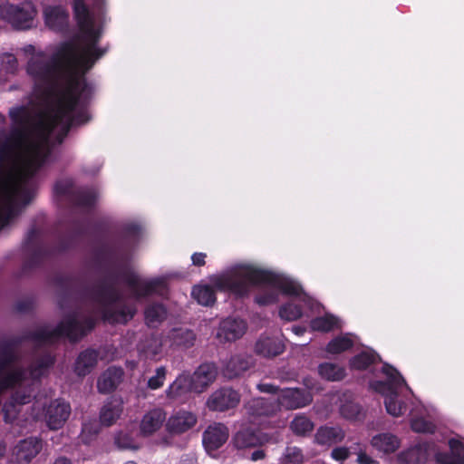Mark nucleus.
<instances>
[{
    "label": "nucleus",
    "instance_id": "obj_1",
    "mask_svg": "<svg viewBox=\"0 0 464 464\" xmlns=\"http://www.w3.org/2000/svg\"><path fill=\"white\" fill-rule=\"evenodd\" d=\"M120 267L119 272H109L94 288L85 289L102 306V320L111 324H125L133 319L137 312L134 305L127 304H122L118 308L112 307L122 299V295L117 287L119 281L121 280L127 285L130 289L131 295L137 300L152 295H161L167 289V283L162 277L145 280L134 271L121 267V266Z\"/></svg>",
    "mask_w": 464,
    "mask_h": 464
},
{
    "label": "nucleus",
    "instance_id": "obj_2",
    "mask_svg": "<svg viewBox=\"0 0 464 464\" xmlns=\"http://www.w3.org/2000/svg\"><path fill=\"white\" fill-rule=\"evenodd\" d=\"M208 285H194L192 297L203 306H212L217 301L216 291L229 292L237 297L247 296L251 285L266 284L280 288L286 295H298L300 287L294 282L276 272L254 266H243L232 269L229 273L216 276Z\"/></svg>",
    "mask_w": 464,
    "mask_h": 464
},
{
    "label": "nucleus",
    "instance_id": "obj_3",
    "mask_svg": "<svg viewBox=\"0 0 464 464\" xmlns=\"http://www.w3.org/2000/svg\"><path fill=\"white\" fill-rule=\"evenodd\" d=\"M104 53V49L88 51V48H84L81 53L78 46L71 41L64 42L59 46V56L63 60L64 87L67 88L66 92L69 95V110L75 106L82 94L86 96L90 91L94 92L85 73Z\"/></svg>",
    "mask_w": 464,
    "mask_h": 464
},
{
    "label": "nucleus",
    "instance_id": "obj_4",
    "mask_svg": "<svg viewBox=\"0 0 464 464\" xmlns=\"http://www.w3.org/2000/svg\"><path fill=\"white\" fill-rule=\"evenodd\" d=\"M9 118L14 125L6 137L21 151L23 164H27L33 158H43V162H47L52 154L49 143L51 134L44 136V129L40 127V120L34 126L36 139L31 138L29 126L33 122L31 110L25 106H16L9 110Z\"/></svg>",
    "mask_w": 464,
    "mask_h": 464
},
{
    "label": "nucleus",
    "instance_id": "obj_5",
    "mask_svg": "<svg viewBox=\"0 0 464 464\" xmlns=\"http://www.w3.org/2000/svg\"><path fill=\"white\" fill-rule=\"evenodd\" d=\"M95 320L88 316L82 321L78 320L76 314L67 315L60 321L53 330L46 326L34 331H26L21 335L12 336L0 342L16 352L24 342H33L38 346L53 345L62 338H66L70 343H75L86 336L95 327Z\"/></svg>",
    "mask_w": 464,
    "mask_h": 464
},
{
    "label": "nucleus",
    "instance_id": "obj_6",
    "mask_svg": "<svg viewBox=\"0 0 464 464\" xmlns=\"http://www.w3.org/2000/svg\"><path fill=\"white\" fill-rule=\"evenodd\" d=\"M83 234L82 226L79 222H75L70 234L60 236L56 244L49 246L44 242L41 230L36 227H31L23 242L24 256L19 276L30 275L40 268L45 261L67 252L74 246L78 237Z\"/></svg>",
    "mask_w": 464,
    "mask_h": 464
},
{
    "label": "nucleus",
    "instance_id": "obj_7",
    "mask_svg": "<svg viewBox=\"0 0 464 464\" xmlns=\"http://www.w3.org/2000/svg\"><path fill=\"white\" fill-rule=\"evenodd\" d=\"M66 92L67 88H63L55 97L54 104L40 118V127L44 129L45 137L46 134H52L56 127L62 125L61 132L57 137L59 143L63 141L72 127L86 124L92 119L87 107L91 102L93 91L87 92L86 96L82 94L72 110L68 109L69 95Z\"/></svg>",
    "mask_w": 464,
    "mask_h": 464
},
{
    "label": "nucleus",
    "instance_id": "obj_8",
    "mask_svg": "<svg viewBox=\"0 0 464 464\" xmlns=\"http://www.w3.org/2000/svg\"><path fill=\"white\" fill-rule=\"evenodd\" d=\"M26 71L34 78L36 87H44L43 93L46 98H55L63 90L59 81L64 78L63 60L59 56V48L50 61L40 56L32 57Z\"/></svg>",
    "mask_w": 464,
    "mask_h": 464
},
{
    "label": "nucleus",
    "instance_id": "obj_9",
    "mask_svg": "<svg viewBox=\"0 0 464 464\" xmlns=\"http://www.w3.org/2000/svg\"><path fill=\"white\" fill-rule=\"evenodd\" d=\"M120 239L111 245L102 244L94 251L97 261L115 264L127 262L134 246L139 242L141 227L137 223H127L119 230Z\"/></svg>",
    "mask_w": 464,
    "mask_h": 464
},
{
    "label": "nucleus",
    "instance_id": "obj_10",
    "mask_svg": "<svg viewBox=\"0 0 464 464\" xmlns=\"http://www.w3.org/2000/svg\"><path fill=\"white\" fill-rule=\"evenodd\" d=\"M382 372L386 380L371 381L370 389L384 396V405L390 415L399 417L406 411L405 403L398 400L399 390L406 385V382L398 370L387 362L383 363Z\"/></svg>",
    "mask_w": 464,
    "mask_h": 464
},
{
    "label": "nucleus",
    "instance_id": "obj_11",
    "mask_svg": "<svg viewBox=\"0 0 464 464\" xmlns=\"http://www.w3.org/2000/svg\"><path fill=\"white\" fill-rule=\"evenodd\" d=\"M37 11L30 1L18 5L5 3L0 5V18L15 30H28L34 26Z\"/></svg>",
    "mask_w": 464,
    "mask_h": 464
},
{
    "label": "nucleus",
    "instance_id": "obj_12",
    "mask_svg": "<svg viewBox=\"0 0 464 464\" xmlns=\"http://www.w3.org/2000/svg\"><path fill=\"white\" fill-rule=\"evenodd\" d=\"M271 435L257 429L244 428L239 430L232 439L237 450H248L262 447L271 441Z\"/></svg>",
    "mask_w": 464,
    "mask_h": 464
},
{
    "label": "nucleus",
    "instance_id": "obj_13",
    "mask_svg": "<svg viewBox=\"0 0 464 464\" xmlns=\"http://www.w3.org/2000/svg\"><path fill=\"white\" fill-rule=\"evenodd\" d=\"M278 408L296 410L309 405L313 401L311 392L301 388H285L277 397Z\"/></svg>",
    "mask_w": 464,
    "mask_h": 464
},
{
    "label": "nucleus",
    "instance_id": "obj_14",
    "mask_svg": "<svg viewBox=\"0 0 464 464\" xmlns=\"http://www.w3.org/2000/svg\"><path fill=\"white\" fill-rule=\"evenodd\" d=\"M71 405L63 399L52 401L45 409L44 418L50 430H59L67 421L71 415Z\"/></svg>",
    "mask_w": 464,
    "mask_h": 464
},
{
    "label": "nucleus",
    "instance_id": "obj_15",
    "mask_svg": "<svg viewBox=\"0 0 464 464\" xmlns=\"http://www.w3.org/2000/svg\"><path fill=\"white\" fill-rule=\"evenodd\" d=\"M240 401L239 393L231 388H221L214 392L207 401L210 411H225L237 406Z\"/></svg>",
    "mask_w": 464,
    "mask_h": 464
},
{
    "label": "nucleus",
    "instance_id": "obj_16",
    "mask_svg": "<svg viewBox=\"0 0 464 464\" xmlns=\"http://www.w3.org/2000/svg\"><path fill=\"white\" fill-rule=\"evenodd\" d=\"M43 448L42 440L30 437L21 440L14 448L13 457L18 464H28L34 459Z\"/></svg>",
    "mask_w": 464,
    "mask_h": 464
},
{
    "label": "nucleus",
    "instance_id": "obj_17",
    "mask_svg": "<svg viewBox=\"0 0 464 464\" xmlns=\"http://www.w3.org/2000/svg\"><path fill=\"white\" fill-rule=\"evenodd\" d=\"M228 439V429L221 423L210 425L203 433V444L208 451L217 450Z\"/></svg>",
    "mask_w": 464,
    "mask_h": 464
},
{
    "label": "nucleus",
    "instance_id": "obj_18",
    "mask_svg": "<svg viewBox=\"0 0 464 464\" xmlns=\"http://www.w3.org/2000/svg\"><path fill=\"white\" fill-rule=\"evenodd\" d=\"M217 367L212 362L200 364L194 372L190 378L194 383V392H202L209 384H211L217 377Z\"/></svg>",
    "mask_w": 464,
    "mask_h": 464
},
{
    "label": "nucleus",
    "instance_id": "obj_19",
    "mask_svg": "<svg viewBox=\"0 0 464 464\" xmlns=\"http://www.w3.org/2000/svg\"><path fill=\"white\" fill-rule=\"evenodd\" d=\"M246 413L253 417H269L278 411V402L276 399L254 398L246 404Z\"/></svg>",
    "mask_w": 464,
    "mask_h": 464
},
{
    "label": "nucleus",
    "instance_id": "obj_20",
    "mask_svg": "<svg viewBox=\"0 0 464 464\" xmlns=\"http://www.w3.org/2000/svg\"><path fill=\"white\" fill-rule=\"evenodd\" d=\"M99 351L93 348H87L82 351L74 362L73 371L79 377L90 374L96 367L99 360Z\"/></svg>",
    "mask_w": 464,
    "mask_h": 464
},
{
    "label": "nucleus",
    "instance_id": "obj_21",
    "mask_svg": "<svg viewBox=\"0 0 464 464\" xmlns=\"http://www.w3.org/2000/svg\"><path fill=\"white\" fill-rule=\"evenodd\" d=\"M123 371L120 367L111 366L98 378L97 389L102 394H109L114 392L121 382Z\"/></svg>",
    "mask_w": 464,
    "mask_h": 464
},
{
    "label": "nucleus",
    "instance_id": "obj_22",
    "mask_svg": "<svg viewBox=\"0 0 464 464\" xmlns=\"http://www.w3.org/2000/svg\"><path fill=\"white\" fill-rule=\"evenodd\" d=\"M194 392V383L189 373L183 372L166 390L168 399L182 401L189 392Z\"/></svg>",
    "mask_w": 464,
    "mask_h": 464
},
{
    "label": "nucleus",
    "instance_id": "obj_23",
    "mask_svg": "<svg viewBox=\"0 0 464 464\" xmlns=\"http://www.w3.org/2000/svg\"><path fill=\"white\" fill-rule=\"evenodd\" d=\"M44 15L45 24L53 31L63 32L68 26L69 14L61 5L45 7Z\"/></svg>",
    "mask_w": 464,
    "mask_h": 464
},
{
    "label": "nucleus",
    "instance_id": "obj_24",
    "mask_svg": "<svg viewBox=\"0 0 464 464\" xmlns=\"http://www.w3.org/2000/svg\"><path fill=\"white\" fill-rule=\"evenodd\" d=\"M345 438V431L339 426H320L314 434V443L319 446L331 447L342 442Z\"/></svg>",
    "mask_w": 464,
    "mask_h": 464
},
{
    "label": "nucleus",
    "instance_id": "obj_25",
    "mask_svg": "<svg viewBox=\"0 0 464 464\" xmlns=\"http://www.w3.org/2000/svg\"><path fill=\"white\" fill-rule=\"evenodd\" d=\"M246 330V324L238 318H227L220 324L218 335L227 342H233L243 336Z\"/></svg>",
    "mask_w": 464,
    "mask_h": 464
},
{
    "label": "nucleus",
    "instance_id": "obj_26",
    "mask_svg": "<svg viewBox=\"0 0 464 464\" xmlns=\"http://www.w3.org/2000/svg\"><path fill=\"white\" fill-rule=\"evenodd\" d=\"M196 423L197 417L195 414L180 411L169 419L167 426L169 432L181 434L193 428Z\"/></svg>",
    "mask_w": 464,
    "mask_h": 464
},
{
    "label": "nucleus",
    "instance_id": "obj_27",
    "mask_svg": "<svg viewBox=\"0 0 464 464\" xmlns=\"http://www.w3.org/2000/svg\"><path fill=\"white\" fill-rule=\"evenodd\" d=\"M285 351L284 343L276 337L261 336L256 343L255 352L263 357H276Z\"/></svg>",
    "mask_w": 464,
    "mask_h": 464
},
{
    "label": "nucleus",
    "instance_id": "obj_28",
    "mask_svg": "<svg viewBox=\"0 0 464 464\" xmlns=\"http://www.w3.org/2000/svg\"><path fill=\"white\" fill-rule=\"evenodd\" d=\"M123 411V402L121 399L111 398L108 400L100 411V421L102 425L110 427L113 425Z\"/></svg>",
    "mask_w": 464,
    "mask_h": 464
},
{
    "label": "nucleus",
    "instance_id": "obj_29",
    "mask_svg": "<svg viewBox=\"0 0 464 464\" xmlns=\"http://www.w3.org/2000/svg\"><path fill=\"white\" fill-rule=\"evenodd\" d=\"M166 420V413L162 409L157 408L148 411L140 421V432L151 435L160 430Z\"/></svg>",
    "mask_w": 464,
    "mask_h": 464
},
{
    "label": "nucleus",
    "instance_id": "obj_30",
    "mask_svg": "<svg viewBox=\"0 0 464 464\" xmlns=\"http://www.w3.org/2000/svg\"><path fill=\"white\" fill-rule=\"evenodd\" d=\"M400 444L398 437L389 432L379 433L371 440L372 448L384 454L395 452L400 448Z\"/></svg>",
    "mask_w": 464,
    "mask_h": 464
},
{
    "label": "nucleus",
    "instance_id": "obj_31",
    "mask_svg": "<svg viewBox=\"0 0 464 464\" xmlns=\"http://www.w3.org/2000/svg\"><path fill=\"white\" fill-rule=\"evenodd\" d=\"M252 363V358L246 354H236L231 356L227 363L225 375L229 379L236 378L247 371L251 367Z\"/></svg>",
    "mask_w": 464,
    "mask_h": 464
},
{
    "label": "nucleus",
    "instance_id": "obj_32",
    "mask_svg": "<svg viewBox=\"0 0 464 464\" xmlns=\"http://www.w3.org/2000/svg\"><path fill=\"white\" fill-rule=\"evenodd\" d=\"M277 275H280L281 274H278L276 273ZM282 276L287 278V276L282 275ZM289 280H291L292 282H294L296 285H298L300 287V292L298 293V295H288L289 296H299L303 294V288L300 285H298L296 282H295L294 280H292L291 278L288 277ZM258 285H251V286H257ZM260 285H267L266 284H261ZM269 286H271V285H268ZM273 288L275 289H267V290H264V291H261L259 292L256 296H255V302L260 305V306H266V305H269V304H276L278 301H279V294L276 290H279L281 291L284 295L285 293L278 287L276 286H274L272 285ZM285 295H287L285 294Z\"/></svg>",
    "mask_w": 464,
    "mask_h": 464
},
{
    "label": "nucleus",
    "instance_id": "obj_33",
    "mask_svg": "<svg viewBox=\"0 0 464 464\" xmlns=\"http://www.w3.org/2000/svg\"><path fill=\"white\" fill-rule=\"evenodd\" d=\"M57 286L61 289L58 304L61 309L67 308L68 300L71 297L73 286L77 283V278L72 276H59L55 278Z\"/></svg>",
    "mask_w": 464,
    "mask_h": 464
},
{
    "label": "nucleus",
    "instance_id": "obj_34",
    "mask_svg": "<svg viewBox=\"0 0 464 464\" xmlns=\"http://www.w3.org/2000/svg\"><path fill=\"white\" fill-rule=\"evenodd\" d=\"M399 458L405 464H425L428 459L427 448L421 444L415 445L402 451Z\"/></svg>",
    "mask_w": 464,
    "mask_h": 464
},
{
    "label": "nucleus",
    "instance_id": "obj_35",
    "mask_svg": "<svg viewBox=\"0 0 464 464\" xmlns=\"http://www.w3.org/2000/svg\"><path fill=\"white\" fill-rule=\"evenodd\" d=\"M55 356L46 352L38 356L30 366V374L34 379H40L44 372L53 366Z\"/></svg>",
    "mask_w": 464,
    "mask_h": 464
},
{
    "label": "nucleus",
    "instance_id": "obj_36",
    "mask_svg": "<svg viewBox=\"0 0 464 464\" xmlns=\"http://www.w3.org/2000/svg\"><path fill=\"white\" fill-rule=\"evenodd\" d=\"M25 379V371L23 367H17L5 372L0 376V392L20 385Z\"/></svg>",
    "mask_w": 464,
    "mask_h": 464
},
{
    "label": "nucleus",
    "instance_id": "obj_37",
    "mask_svg": "<svg viewBox=\"0 0 464 464\" xmlns=\"http://www.w3.org/2000/svg\"><path fill=\"white\" fill-rule=\"evenodd\" d=\"M144 316L147 325L153 327L166 319L167 310L162 304L153 303L146 306Z\"/></svg>",
    "mask_w": 464,
    "mask_h": 464
},
{
    "label": "nucleus",
    "instance_id": "obj_38",
    "mask_svg": "<svg viewBox=\"0 0 464 464\" xmlns=\"http://www.w3.org/2000/svg\"><path fill=\"white\" fill-rule=\"evenodd\" d=\"M340 414L350 421H363L366 411L362 406L354 401H345L340 407Z\"/></svg>",
    "mask_w": 464,
    "mask_h": 464
},
{
    "label": "nucleus",
    "instance_id": "obj_39",
    "mask_svg": "<svg viewBox=\"0 0 464 464\" xmlns=\"http://www.w3.org/2000/svg\"><path fill=\"white\" fill-rule=\"evenodd\" d=\"M97 194L94 190L89 188H79L71 195V202L82 208H92L95 205Z\"/></svg>",
    "mask_w": 464,
    "mask_h": 464
},
{
    "label": "nucleus",
    "instance_id": "obj_40",
    "mask_svg": "<svg viewBox=\"0 0 464 464\" xmlns=\"http://www.w3.org/2000/svg\"><path fill=\"white\" fill-rule=\"evenodd\" d=\"M78 27L82 34L83 40L87 42L85 48H88V51L101 49L98 47V43L101 38V32L94 27L93 21H91Z\"/></svg>",
    "mask_w": 464,
    "mask_h": 464
},
{
    "label": "nucleus",
    "instance_id": "obj_41",
    "mask_svg": "<svg viewBox=\"0 0 464 464\" xmlns=\"http://www.w3.org/2000/svg\"><path fill=\"white\" fill-rule=\"evenodd\" d=\"M379 361L381 358L377 353L363 351L351 359L350 366L353 370L363 371Z\"/></svg>",
    "mask_w": 464,
    "mask_h": 464
},
{
    "label": "nucleus",
    "instance_id": "obj_42",
    "mask_svg": "<svg viewBox=\"0 0 464 464\" xmlns=\"http://www.w3.org/2000/svg\"><path fill=\"white\" fill-rule=\"evenodd\" d=\"M318 372L323 379L331 382L341 381L345 376L344 369L332 362L320 363L318 366Z\"/></svg>",
    "mask_w": 464,
    "mask_h": 464
},
{
    "label": "nucleus",
    "instance_id": "obj_43",
    "mask_svg": "<svg viewBox=\"0 0 464 464\" xmlns=\"http://www.w3.org/2000/svg\"><path fill=\"white\" fill-rule=\"evenodd\" d=\"M290 430L296 436H308L314 430V422L304 415L295 416L290 422Z\"/></svg>",
    "mask_w": 464,
    "mask_h": 464
},
{
    "label": "nucleus",
    "instance_id": "obj_44",
    "mask_svg": "<svg viewBox=\"0 0 464 464\" xmlns=\"http://www.w3.org/2000/svg\"><path fill=\"white\" fill-rule=\"evenodd\" d=\"M173 344L183 348H189L194 345L196 334L192 330L187 328L173 329L171 333Z\"/></svg>",
    "mask_w": 464,
    "mask_h": 464
},
{
    "label": "nucleus",
    "instance_id": "obj_45",
    "mask_svg": "<svg viewBox=\"0 0 464 464\" xmlns=\"http://www.w3.org/2000/svg\"><path fill=\"white\" fill-rule=\"evenodd\" d=\"M353 346V342L347 336H337L332 339L326 345V352L331 354H339L348 351Z\"/></svg>",
    "mask_w": 464,
    "mask_h": 464
},
{
    "label": "nucleus",
    "instance_id": "obj_46",
    "mask_svg": "<svg viewBox=\"0 0 464 464\" xmlns=\"http://www.w3.org/2000/svg\"><path fill=\"white\" fill-rule=\"evenodd\" d=\"M72 10L78 26L93 21L84 0H73Z\"/></svg>",
    "mask_w": 464,
    "mask_h": 464
},
{
    "label": "nucleus",
    "instance_id": "obj_47",
    "mask_svg": "<svg viewBox=\"0 0 464 464\" xmlns=\"http://www.w3.org/2000/svg\"><path fill=\"white\" fill-rule=\"evenodd\" d=\"M337 318L334 315L316 317L311 321V327L314 331L327 333L337 325Z\"/></svg>",
    "mask_w": 464,
    "mask_h": 464
},
{
    "label": "nucleus",
    "instance_id": "obj_48",
    "mask_svg": "<svg viewBox=\"0 0 464 464\" xmlns=\"http://www.w3.org/2000/svg\"><path fill=\"white\" fill-rule=\"evenodd\" d=\"M302 315V307L291 302L283 304L279 309L280 318L285 321H295L301 318Z\"/></svg>",
    "mask_w": 464,
    "mask_h": 464
},
{
    "label": "nucleus",
    "instance_id": "obj_49",
    "mask_svg": "<svg viewBox=\"0 0 464 464\" xmlns=\"http://www.w3.org/2000/svg\"><path fill=\"white\" fill-rule=\"evenodd\" d=\"M303 450L296 446H287L281 459L282 464H303Z\"/></svg>",
    "mask_w": 464,
    "mask_h": 464
},
{
    "label": "nucleus",
    "instance_id": "obj_50",
    "mask_svg": "<svg viewBox=\"0 0 464 464\" xmlns=\"http://www.w3.org/2000/svg\"><path fill=\"white\" fill-rule=\"evenodd\" d=\"M35 397L34 390L33 387L21 388L19 387L12 395V401L15 404L24 405L31 402L32 399Z\"/></svg>",
    "mask_w": 464,
    "mask_h": 464
},
{
    "label": "nucleus",
    "instance_id": "obj_51",
    "mask_svg": "<svg viewBox=\"0 0 464 464\" xmlns=\"http://www.w3.org/2000/svg\"><path fill=\"white\" fill-rule=\"evenodd\" d=\"M436 458L440 464H464V456L459 452L456 453L452 450L450 452L438 453Z\"/></svg>",
    "mask_w": 464,
    "mask_h": 464
},
{
    "label": "nucleus",
    "instance_id": "obj_52",
    "mask_svg": "<svg viewBox=\"0 0 464 464\" xmlns=\"http://www.w3.org/2000/svg\"><path fill=\"white\" fill-rule=\"evenodd\" d=\"M167 370L165 367L160 366L156 369V374L148 380V388L150 390H157L163 386L166 379Z\"/></svg>",
    "mask_w": 464,
    "mask_h": 464
},
{
    "label": "nucleus",
    "instance_id": "obj_53",
    "mask_svg": "<svg viewBox=\"0 0 464 464\" xmlns=\"http://www.w3.org/2000/svg\"><path fill=\"white\" fill-rule=\"evenodd\" d=\"M114 442L119 449H134V440L132 436L125 431H119L114 437Z\"/></svg>",
    "mask_w": 464,
    "mask_h": 464
},
{
    "label": "nucleus",
    "instance_id": "obj_54",
    "mask_svg": "<svg viewBox=\"0 0 464 464\" xmlns=\"http://www.w3.org/2000/svg\"><path fill=\"white\" fill-rule=\"evenodd\" d=\"M411 429L419 433H432L434 426L431 422L427 421L422 418L415 419L411 422Z\"/></svg>",
    "mask_w": 464,
    "mask_h": 464
},
{
    "label": "nucleus",
    "instance_id": "obj_55",
    "mask_svg": "<svg viewBox=\"0 0 464 464\" xmlns=\"http://www.w3.org/2000/svg\"><path fill=\"white\" fill-rule=\"evenodd\" d=\"M34 301L32 297H26L21 300H18L14 306V310L19 314H27L34 310Z\"/></svg>",
    "mask_w": 464,
    "mask_h": 464
},
{
    "label": "nucleus",
    "instance_id": "obj_56",
    "mask_svg": "<svg viewBox=\"0 0 464 464\" xmlns=\"http://www.w3.org/2000/svg\"><path fill=\"white\" fill-rule=\"evenodd\" d=\"M74 190L72 189V184L66 181H58L54 185V192L58 196H67L71 200V195Z\"/></svg>",
    "mask_w": 464,
    "mask_h": 464
},
{
    "label": "nucleus",
    "instance_id": "obj_57",
    "mask_svg": "<svg viewBox=\"0 0 464 464\" xmlns=\"http://www.w3.org/2000/svg\"><path fill=\"white\" fill-rule=\"evenodd\" d=\"M331 457L334 460L344 461L350 457V450L346 447H337L332 450Z\"/></svg>",
    "mask_w": 464,
    "mask_h": 464
},
{
    "label": "nucleus",
    "instance_id": "obj_58",
    "mask_svg": "<svg viewBox=\"0 0 464 464\" xmlns=\"http://www.w3.org/2000/svg\"><path fill=\"white\" fill-rule=\"evenodd\" d=\"M0 358L16 362L18 356L16 352L12 351L8 345H5L0 342Z\"/></svg>",
    "mask_w": 464,
    "mask_h": 464
},
{
    "label": "nucleus",
    "instance_id": "obj_59",
    "mask_svg": "<svg viewBox=\"0 0 464 464\" xmlns=\"http://www.w3.org/2000/svg\"><path fill=\"white\" fill-rule=\"evenodd\" d=\"M255 450L250 453L246 458L252 461L262 460L266 457V452L262 447L254 448Z\"/></svg>",
    "mask_w": 464,
    "mask_h": 464
},
{
    "label": "nucleus",
    "instance_id": "obj_60",
    "mask_svg": "<svg viewBox=\"0 0 464 464\" xmlns=\"http://www.w3.org/2000/svg\"><path fill=\"white\" fill-rule=\"evenodd\" d=\"M257 389L261 392L270 393V394H276L280 391L278 386L274 385L272 383H259L257 385Z\"/></svg>",
    "mask_w": 464,
    "mask_h": 464
},
{
    "label": "nucleus",
    "instance_id": "obj_61",
    "mask_svg": "<svg viewBox=\"0 0 464 464\" xmlns=\"http://www.w3.org/2000/svg\"><path fill=\"white\" fill-rule=\"evenodd\" d=\"M207 255L202 252H196L191 256L192 264L195 266H203L206 264Z\"/></svg>",
    "mask_w": 464,
    "mask_h": 464
},
{
    "label": "nucleus",
    "instance_id": "obj_62",
    "mask_svg": "<svg viewBox=\"0 0 464 464\" xmlns=\"http://www.w3.org/2000/svg\"><path fill=\"white\" fill-rule=\"evenodd\" d=\"M450 450L454 452H459L464 456V445L458 440L450 439L449 441Z\"/></svg>",
    "mask_w": 464,
    "mask_h": 464
},
{
    "label": "nucleus",
    "instance_id": "obj_63",
    "mask_svg": "<svg viewBox=\"0 0 464 464\" xmlns=\"http://www.w3.org/2000/svg\"><path fill=\"white\" fill-rule=\"evenodd\" d=\"M357 462L359 464H378L377 461L372 459L369 455L362 451L359 452Z\"/></svg>",
    "mask_w": 464,
    "mask_h": 464
},
{
    "label": "nucleus",
    "instance_id": "obj_64",
    "mask_svg": "<svg viewBox=\"0 0 464 464\" xmlns=\"http://www.w3.org/2000/svg\"><path fill=\"white\" fill-rule=\"evenodd\" d=\"M14 362L0 358V376L3 375Z\"/></svg>",
    "mask_w": 464,
    "mask_h": 464
}]
</instances>
